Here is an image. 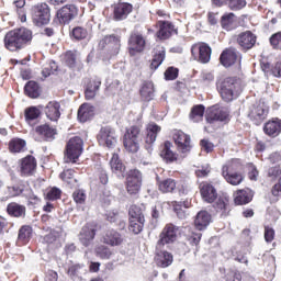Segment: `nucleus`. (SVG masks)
Here are the masks:
<instances>
[{
  "label": "nucleus",
  "mask_w": 281,
  "mask_h": 281,
  "mask_svg": "<svg viewBox=\"0 0 281 281\" xmlns=\"http://www.w3.org/2000/svg\"><path fill=\"white\" fill-rule=\"evenodd\" d=\"M37 166L38 164L34 156L27 155L26 157L22 158L20 160V177H34Z\"/></svg>",
  "instance_id": "nucleus-24"
},
{
  "label": "nucleus",
  "mask_w": 281,
  "mask_h": 281,
  "mask_svg": "<svg viewBox=\"0 0 281 281\" xmlns=\"http://www.w3.org/2000/svg\"><path fill=\"white\" fill-rule=\"evenodd\" d=\"M102 87V79L100 77H92L85 83V98L86 100H93Z\"/></svg>",
  "instance_id": "nucleus-27"
},
{
  "label": "nucleus",
  "mask_w": 281,
  "mask_h": 281,
  "mask_svg": "<svg viewBox=\"0 0 281 281\" xmlns=\"http://www.w3.org/2000/svg\"><path fill=\"white\" fill-rule=\"evenodd\" d=\"M34 233V229L30 225H23L20 227L18 233V245L23 246L27 245L30 240H32V234Z\"/></svg>",
  "instance_id": "nucleus-42"
},
{
  "label": "nucleus",
  "mask_w": 281,
  "mask_h": 281,
  "mask_svg": "<svg viewBox=\"0 0 281 281\" xmlns=\"http://www.w3.org/2000/svg\"><path fill=\"white\" fill-rule=\"evenodd\" d=\"M199 191L204 203H214V201L218 199V191L216 190V187H214L212 182L202 181L199 184Z\"/></svg>",
  "instance_id": "nucleus-22"
},
{
  "label": "nucleus",
  "mask_w": 281,
  "mask_h": 281,
  "mask_svg": "<svg viewBox=\"0 0 281 281\" xmlns=\"http://www.w3.org/2000/svg\"><path fill=\"white\" fill-rule=\"evenodd\" d=\"M269 43L272 49L281 50V31L273 33L269 37Z\"/></svg>",
  "instance_id": "nucleus-60"
},
{
  "label": "nucleus",
  "mask_w": 281,
  "mask_h": 281,
  "mask_svg": "<svg viewBox=\"0 0 281 281\" xmlns=\"http://www.w3.org/2000/svg\"><path fill=\"white\" fill-rule=\"evenodd\" d=\"M160 157L167 164H173V161H177L178 155L177 153L172 151V143L170 140H166L164 143L162 149L160 150Z\"/></svg>",
  "instance_id": "nucleus-40"
},
{
  "label": "nucleus",
  "mask_w": 281,
  "mask_h": 281,
  "mask_svg": "<svg viewBox=\"0 0 281 281\" xmlns=\"http://www.w3.org/2000/svg\"><path fill=\"white\" fill-rule=\"evenodd\" d=\"M171 205L173 207L175 214L178 218H186L188 216V210L191 205L190 201H172Z\"/></svg>",
  "instance_id": "nucleus-43"
},
{
  "label": "nucleus",
  "mask_w": 281,
  "mask_h": 281,
  "mask_svg": "<svg viewBox=\"0 0 281 281\" xmlns=\"http://www.w3.org/2000/svg\"><path fill=\"white\" fill-rule=\"evenodd\" d=\"M204 115H205V105L195 104L191 108V111L189 113V120L190 122H193V124H199L200 122H203Z\"/></svg>",
  "instance_id": "nucleus-44"
},
{
  "label": "nucleus",
  "mask_w": 281,
  "mask_h": 281,
  "mask_svg": "<svg viewBox=\"0 0 281 281\" xmlns=\"http://www.w3.org/2000/svg\"><path fill=\"white\" fill-rule=\"evenodd\" d=\"M247 176L250 181H258V177H260V171L258 167L254 165V162L246 164Z\"/></svg>",
  "instance_id": "nucleus-55"
},
{
  "label": "nucleus",
  "mask_w": 281,
  "mask_h": 281,
  "mask_svg": "<svg viewBox=\"0 0 281 281\" xmlns=\"http://www.w3.org/2000/svg\"><path fill=\"white\" fill-rule=\"evenodd\" d=\"M26 146L27 142H25V139L14 137L9 142L8 148L10 153L16 155V153H25Z\"/></svg>",
  "instance_id": "nucleus-45"
},
{
  "label": "nucleus",
  "mask_w": 281,
  "mask_h": 281,
  "mask_svg": "<svg viewBox=\"0 0 281 281\" xmlns=\"http://www.w3.org/2000/svg\"><path fill=\"white\" fill-rule=\"evenodd\" d=\"M95 256H98V258H101V260H109L111 258V256H113V252L111 251V248L101 245L98 246L95 249Z\"/></svg>",
  "instance_id": "nucleus-53"
},
{
  "label": "nucleus",
  "mask_w": 281,
  "mask_h": 281,
  "mask_svg": "<svg viewBox=\"0 0 281 281\" xmlns=\"http://www.w3.org/2000/svg\"><path fill=\"white\" fill-rule=\"evenodd\" d=\"M226 5L233 11L238 12L247 7V0H228Z\"/></svg>",
  "instance_id": "nucleus-57"
},
{
  "label": "nucleus",
  "mask_w": 281,
  "mask_h": 281,
  "mask_svg": "<svg viewBox=\"0 0 281 281\" xmlns=\"http://www.w3.org/2000/svg\"><path fill=\"white\" fill-rule=\"evenodd\" d=\"M101 241L108 247H120L124 244V236L122 233L110 228L102 234Z\"/></svg>",
  "instance_id": "nucleus-26"
},
{
  "label": "nucleus",
  "mask_w": 281,
  "mask_h": 281,
  "mask_svg": "<svg viewBox=\"0 0 281 281\" xmlns=\"http://www.w3.org/2000/svg\"><path fill=\"white\" fill-rule=\"evenodd\" d=\"M263 133L267 137H279L281 134V119L272 117L263 124Z\"/></svg>",
  "instance_id": "nucleus-29"
},
{
  "label": "nucleus",
  "mask_w": 281,
  "mask_h": 281,
  "mask_svg": "<svg viewBox=\"0 0 281 281\" xmlns=\"http://www.w3.org/2000/svg\"><path fill=\"white\" fill-rule=\"evenodd\" d=\"M133 12V4L127 2H120L115 4L113 10V19L114 21H124L128 19V14Z\"/></svg>",
  "instance_id": "nucleus-31"
},
{
  "label": "nucleus",
  "mask_w": 281,
  "mask_h": 281,
  "mask_svg": "<svg viewBox=\"0 0 281 281\" xmlns=\"http://www.w3.org/2000/svg\"><path fill=\"white\" fill-rule=\"evenodd\" d=\"M142 128H144L142 121H137L136 124L126 128L123 136V146L127 153H137L139 150V145L142 144Z\"/></svg>",
  "instance_id": "nucleus-4"
},
{
  "label": "nucleus",
  "mask_w": 281,
  "mask_h": 281,
  "mask_svg": "<svg viewBox=\"0 0 281 281\" xmlns=\"http://www.w3.org/2000/svg\"><path fill=\"white\" fill-rule=\"evenodd\" d=\"M201 238H203V234L191 231L189 235H187V240L191 247H199L201 244Z\"/></svg>",
  "instance_id": "nucleus-56"
},
{
  "label": "nucleus",
  "mask_w": 281,
  "mask_h": 281,
  "mask_svg": "<svg viewBox=\"0 0 281 281\" xmlns=\"http://www.w3.org/2000/svg\"><path fill=\"white\" fill-rule=\"evenodd\" d=\"M268 177L270 179H278V182L272 187L271 194L277 199L281 196V169L280 166L270 167L268 169Z\"/></svg>",
  "instance_id": "nucleus-32"
},
{
  "label": "nucleus",
  "mask_w": 281,
  "mask_h": 281,
  "mask_svg": "<svg viewBox=\"0 0 281 281\" xmlns=\"http://www.w3.org/2000/svg\"><path fill=\"white\" fill-rule=\"evenodd\" d=\"M238 19L236 18V14L233 12L224 13L220 20L221 27L225 30L226 32H232L236 30Z\"/></svg>",
  "instance_id": "nucleus-37"
},
{
  "label": "nucleus",
  "mask_w": 281,
  "mask_h": 281,
  "mask_svg": "<svg viewBox=\"0 0 281 281\" xmlns=\"http://www.w3.org/2000/svg\"><path fill=\"white\" fill-rule=\"evenodd\" d=\"M205 120L206 124H216V122L229 124L232 122V113L229 108L215 104L207 109Z\"/></svg>",
  "instance_id": "nucleus-5"
},
{
  "label": "nucleus",
  "mask_w": 281,
  "mask_h": 281,
  "mask_svg": "<svg viewBox=\"0 0 281 281\" xmlns=\"http://www.w3.org/2000/svg\"><path fill=\"white\" fill-rule=\"evenodd\" d=\"M128 229L132 234H142L146 220H128Z\"/></svg>",
  "instance_id": "nucleus-49"
},
{
  "label": "nucleus",
  "mask_w": 281,
  "mask_h": 281,
  "mask_svg": "<svg viewBox=\"0 0 281 281\" xmlns=\"http://www.w3.org/2000/svg\"><path fill=\"white\" fill-rule=\"evenodd\" d=\"M7 214L13 218H25L26 209L25 205L16 202H11L7 205Z\"/></svg>",
  "instance_id": "nucleus-41"
},
{
  "label": "nucleus",
  "mask_w": 281,
  "mask_h": 281,
  "mask_svg": "<svg viewBox=\"0 0 281 281\" xmlns=\"http://www.w3.org/2000/svg\"><path fill=\"white\" fill-rule=\"evenodd\" d=\"M8 193L9 196H20V194H23V187L19 184L8 187Z\"/></svg>",
  "instance_id": "nucleus-64"
},
{
  "label": "nucleus",
  "mask_w": 281,
  "mask_h": 281,
  "mask_svg": "<svg viewBox=\"0 0 281 281\" xmlns=\"http://www.w3.org/2000/svg\"><path fill=\"white\" fill-rule=\"evenodd\" d=\"M158 189L162 194H172L175 190H178L180 195L188 194V184L186 181H177L172 178L158 181Z\"/></svg>",
  "instance_id": "nucleus-8"
},
{
  "label": "nucleus",
  "mask_w": 281,
  "mask_h": 281,
  "mask_svg": "<svg viewBox=\"0 0 281 281\" xmlns=\"http://www.w3.org/2000/svg\"><path fill=\"white\" fill-rule=\"evenodd\" d=\"M36 142H54L56 136L58 135V130L56 125H52L49 123H44L37 125L34 130Z\"/></svg>",
  "instance_id": "nucleus-14"
},
{
  "label": "nucleus",
  "mask_w": 281,
  "mask_h": 281,
  "mask_svg": "<svg viewBox=\"0 0 281 281\" xmlns=\"http://www.w3.org/2000/svg\"><path fill=\"white\" fill-rule=\"evenodd\" d=\"M125 188L131 196L139 194V190H142V171L139 169H131L127 172Z\"/></svg>",
  "instance_id": "nucleus-13"
},
{
  "label": "nucleus",
  "mask_w": 281,
  "mask_h": 281,
  "mask_svg": "<svg viewBox=\"0 0 281 281\" xmlns=\"http://www.w3.org/2000/svg\"><path fill=\"white\" fill-rule=\"evenodd\" d=\"M44 113L50 122H58L60 120V102L49 101L44 108Z\"/></svg>",
  "instance_id": "nucleus-33"
},
{
  "label": "nucleus",
  "mask_w": 281,
  "mask_h": 281,
  "mask_svg": "<svg viewBox=\"0 0 281 281\" xmlns=\"http://www.w3.org/2000/svg\"><path fill=\"white\" fill-rule=\"evenodd\" d=\"M110 168L113 172V175L124 176V172H126V165L120 159V155L112 154V157L110 159Z\"/></svg>",
  "instance_id": "nucleus-38"
},
{
  "label": "nucleus",
  "mask_w": 281,
  "mask_h": 281,
  "mask_svg": "<svg viewBox=\"0 0 281 281\" xmlns=\"http://www.w3.org/2000/svg\"><path fill=\"white\" fill-rule=\"evenodd\" d=\"M263 236L266 243H273V240L276 239V229L270 226H265Z\"/></svg>",
  "instance_id": "nucleus-61"
},
{
  "label": "nucleus",
  "mask_w": 281,
  "mask_h": 281,
  "mask_svg": "<svg viewBox=\"0 0 281 281\" xmlns=\"http://www.w3.org/2000/svg\"><path fill=\"white\" fill-rule=\"evenodd\" d=\"M191 55L193 60L207 65L212 59V47L205 42H198L191 46Z\"/></svg>",
  "instance_id": "nucleus-11"
},
{
  "label": "nucleus",
  "mask_w": 281,
  "mask_h": 281,
  "mask_svg": "<svg viewBox=\"0 0 281 281\" xmlns=\"http://www.w3.org/2000/svg\"><path fill=\"white\" fill-rule=\"evenodd\" d=\"M95 115V108L89 103H83L79 106L77 117L79 122L85 124Z\"/></svg>",
  "instance_id": "nucleus-36"
},
{
  "label": "nucleus",
  "mask_w": 281,
  "mask_h": 281,
  "mask_svg": "<svg viewBox=\"0 0 281 281\" xmlns=\"http://www.w3.org/2000/svg\"><path fill=\"white\" fill-rule=\"evenodd\" d=\"M155 262L160 269H168L175 262V256L166 250V246L156 244Z\"/></svg>",
  "instance_id": "nucleus-16"
},
{
  "label": "nucleus",
  "mask_w": 281,
  "mask_h": 281,
  "mask_svg": "<svg viewBox=\"0 0 281 281\" xmlns=\"http://www.w3.org/2000/svg\"><path fill=\"white\" fill-rule=\"evenodd\" d=\"M216 86L222 100L227 104L238 100L245 89V82L238 76L222 77L217 80Z\"/></svg>",
  "instance_id": "nucleus-1"
},
{
  "label": "nucleus",
  "mask_w": 281,
  "mask_h": 281,
  "mask_svg": "<svg viewBox=\"0 0 281 281\" xmlns=\"http://www.w3.org/2000/svg\"><path fill=\"white\" fill-rule=\"evenodd\" d=\"M71 36L75 41H85L89 36V32L82 26H76L71 31Z\"/></svg>",
  "instance_id": "nucleus-54"
},
{
  "label": "nucleus",
  "mask_w": 281,
  "mask_h": 281,
  "mask_svg": "<svg viewBox=\"0 0 281 281\" xmlns=\"http://www.w3.org/2000/svg\"><path fill=\"white\" fill-rule=\"evenodd\" d=\"M78 16V8L74 4H66L56 12V19L60 25H67Z\"/></svg>",
  "instance_id": "nucleus-19"
},
{
  "label": "nucleus",
  "mask_w": 281,
  "mask_h": 281,
  "mask_svg": "<svg viewBox=\"0 0 281 281\" xmlns=\"http://www.w3.org/2000/svg\"><path fill=\"white\" fill-rule=\"evenodd\" d=\"M212 222V215L207 211H200L194 220L195 228L199 232H203Z\"/></svg>",
  "instance_id": "nucleus-39"
},
{
  "label": "nucleus",
  "mask_w": 281,
  "mask_h": 281,
  "mask_svg": "<svg viewBox=\"0 0 281 281\" xmlns=\"http://www.w3.org/2000/svg\"><path fill=\"white\" fill-rule=\"evenodd\" d=\"M142 102H153L155 100V83L150 80H144L139 88Z\"/></svg>",
  "instance_id": "nucleus-30"
},
{
  "label": "nucleus",
  "mask_w": 281,
  "mask_h": 281,
  "mask_svg": "<svg viewBox=\"0 0 281 281\" xmlns=\"http://www.w3.org/2000/svg\"><path fill=\"white\" fill-rule=\"evenodd\" d=\"M121 47L122 36L116 34L105 35L99 42V49H105L106 58H109V60H111V58H115V56L120 54Z\"/></svg>",
  "instance_id": "nucleus-6"
},
{
  "label": "nucleus",
  "mask_w": 281,
  "mask_h": 281,
  "mask_svg": "<svg viewBox=\"0 0 281 281\" xmlns=\"http://www.w3.org/2000/svg\"><path fill=\"white\" fill-rule=\"evenodd\" d=\"M176 148L179 153L186 154L192 150V138L181 130H176L172 135Z\"/></svg>",
  "instance_id": "nucleus-18"
},
{
  "label": "nucleus",
  "mask_w": 281,
  "mask_h": 281,
  "mask_svg": "<svg viewBox=\"0 0 281 281\" xmlns=\"http://www.w3.org/2000/svg\"><path fill=\"white\" fill-rule=\"evenodd\" d=\"M85 146V140L80 138V136L71 137L66 145L65 149V160L66 164H76L78 159H80V155H82Z\"/></svg>",
  "instance_id": "nucleus-7"
},
{
  "label": "nucleus",
  "mask_w": 281,
  "mask_h": 281,
  "mask_svg": "<svg viewBox=\"0 0 281 281\" xmlns=\"http://www.w3.org/2000/svg\"><path fill=\"white\" fill-rule=\"evenodd\" d=\"M245 164L240 158H233L222 167V177L229 186H240L245 181V175L238 170H243Z\"/></svg>",
  "instance_id": "nucleus-3"
},
{
  "label": "nucleus",
  "mask_w": 281,
  "mask_h": 281,
  "mask_svg": "<svg viewBox=\"0 0 281 281\" xmlns=\"http://www.w3.org/2000/svg\"><path fill=\"white\" fill-rule=\"evenodd\" d=\"M61 196L63 191L57 187H53L47 191L45 199L47 201H58V199H60Z\"/></svg>",
  "instance_id": "nucleus-59"
},
{
  "label": "nucleus",
  "mask_w": 281,
  "mask_h": 281,
  "mask_svg": "<svg viewBox=\"0 0 281 281\" xmlns=\"http://www.w3.org/2000/svg\"><path fill=\"white\" fill-rule=\"evenodd\" d=\"M257 41L258 36H256L251 31L241 32L236 37V43L241 52H249V49H254Z\"/></svg>",
  "instance_id": "nucleus-20"
},
{
  "label": "nucleus",
  "mask_w": 281,
  "mask_h": 281,
  "mask_svg": "<svg viewBox=\"0 0 281 281\" xmlns=\"http://www.w3.org/2000/svg\"><path fill=\"white\" fill-rule=\"evenodd\" d=\"M268 113L269 109L265 108V103H256L250 106L248 117L256 126H260L267 120Z\"/></svg>",
  "instance_id": "nucleus-21"
},
{
  "label": "nucleus",
  "mask_w": 281,
  "mask_h": 281,
  "mask_svg": "<svg viewBox=\"0 0 281 281\" xmlns=\"http://www.w3.org/2000/svg\"><path fill=\"white\" fill-rule=\"evenodd\" d=\"M33 22L35 25H47L49 23V19L52 16L49 11V5L45 2L37 3L33 5Z\"/></svg>",
  "instance_id": "nucleus-15"
},
{
  "label": "nucleus",
  "mask_w": 281,
  "mask_h": 281,
  "mask_svg": "<svg viewBox=\"0 0 281 281\" xmlns=\"http://www.w3.org/2000/svg\"><path fill=\"white\" fill-rule=\"evenodd\" d=\"M32 32L26 27L14 29L5 33L3 38L4 48L8 52L16 53L32 45Z\"/></svg>",
  "instance_id": "nucleus-2"
},
{
  "label": "nucleus",
  "mask_w": 281,
  "mask_h": 281,
  "mask_svg": "<svg viewBox=\"0 0 281 281\" xmlns=\"http://www.w3.org/2000/svg\"><path fill=\"white\" fill-rule=\"evenodd\" d=\"M164 76L167 81L177 80L179 78V68L170 66L165 70Z\"/></svg>",
  "instance_id": "nucleus-58"
},
{
  "label": "nucleus",
  "mask_w": 281,
  "mask_h": 281,
  "mask_svg": "<svg viewBox=\"0 0 281 281\" xmlns=\"http://www.w3.org/2000/svg\"><path fill=\"white\" fill-rule=\"evenodd\" d=\"M240 60H243V55L234 47L225 48L220 56V63L223 67H232Z\"/></svg>",
  "instance_id": "nucleus-25"
},
{
  "label": "nucleus",
  "mask_w": 281,
  "mask_h": 281,
  "mask_svg": "<svg viewBox=\"0 0 281 281\" xmlns=\"http://www.w3.org/2000/svg\"><path fill=\"white\" fill-rule=\"evenodd\" d=\"M95 238V228L92 227L90 224H86L81 232L79 233V240L83 247H89L93 239Z\"/></svg>",
  "instance_id": "nucleus-35"
},
{
  "label": "nucleus",
  "mask_w": 281,
  "mask_h": 281,
  "mask_svg": "<svg viewBox=\"0 0 281 281\" xmlns=\"http://www.w3.org/2000/svg\"><path fill=\"white\" fill-rule=\"evenodd\" d=\"M128 220L146 221L144 217V206L132 204L128 209Z\"/></svg>",
  "instance_id": "nucleus-48"
},
{
  "label": "nucleus",
  "mask_w": 281,
  "mask_h": 281,
  "mask_svg": "<svg viewBox=\"0 0 281 281\" xmlns=\"http://www.w3.org/2000/svg\"><path fill=\"white\" fill-rule=\"evenodd\" d=\"M254 201V191L251 189H239L234 193L235 205H247Z\"/></svg>",
  "instance_id": "nucleus-34"
},
{
  "label": "nucleus",
  "mask_w": 281,
  "mask_h": 281,
  "mask_svg": "<svg viewBox=\"0 0 281 281\" xmlns=\"http://www.w3.org/2000/svg\"><path fill=\"white\" fill-rule=\"evenodd\" d=\"M72 201L76 203L77 207L85 205L87 203V193L82 189H77L72 192Z\"/></svg>",
  "instance_id": "nucleus-52"
},
{
  "label": "nucleus",
  "mask_w": 281,
  "mask_h": 281,
  "mask_svg": "<svg viewBox=\"0 0 281 281\" xmlns=\"http://www.w3.org/2000/svg\"><path fill=\"white\" fill-rule=\"evenodd\" d=\"M146 49V37L139 32H132L127 40V52L128 55L133 58L137 54H143Z\"/></svg>",
  "instance_id": "nucleus-12"
},
{
  "label": "nucleus",
  "mask_w": 281,
  "mask_h": 281,
  "mask_svg": "<svg viewBox=\"0 0 281 281\" xmlns=\"http://www.w3.org/2000/svg\"><path fill=\"white\" fill-rule=\"evenodd\" d=\"M156 27H158V31L156 32L155 36L158 38V41H170L172 36L179 35V27L175 25L171 21L167 20H159L156 22Z\"/></svg>",
  "instance_id": "nucleus-9"
},
{
  "label": "nucleus",
  "mask_w": 281,
  "mask_h": 281,
  "mask_svg": "<svg viewBox=\"0 0 281 281\" xmlns=\"http://www.w3.org/2000/svg\"><path fill=\"white\" fill-rule=\"evenodd\" d=\"M97 142L100 146L105 148H114L115 144H117V138H115V131H113V127H101L97 135Z\"/></svg>",
  "instance_id": "nucleus-17"
},
{
  "label": "nucleus",
  "mask_w": 281,
  "mask_h": 281,
  "mask_svg": "<svg viewBox=\"0 0 281 281\" xmlns=\"http://www.w3.org/2000/svg\"><path fill=\"white\" fill-rule=\"evenodd\" d=\"M200 146L204 150V153H213L214 151V143L210 142L209 139H201Z\"/></svg>",
  "instance_id": "nucleus-62"
},
{
  "label": "nucleus",
  "mask_w": 281,
  "mask_h": 281,
  "mask_svg": "<svg viewBox=\"0 0 281 281\" xmlns=\"http://www.w3.org/2000/svg\"><path fill=\"white\" fill-rule=\"evenodd\" d=\"M24 93L27 98H41V86L38 82L31 80L24 86Z\"/></svg>",
  "instance_id": "nucleus-46"
},
{
  "label": "nucleus",
  "mask_w": 281,
  "mask_h": 281,
  "mask_svg": "<svg viewBox=\"0 0 281 281\" xmlns=\"http://www.w3.org/2000/svg\"><path fill=\"white\" fill-rule=\"evenodd\" d=\"M164 60H166V48H162L154 54L149 69H151V71H157V69H159V67H161L164 64Z\"/></svg>",
  "instance_id": "nucleus-47"
},
{
  "label": "nucleus",
  "mask_w": 281,
  "mask_h": 281,
  "mask_svg": "<svg viewBox=\"0 0 281 281\" xmlns=\"http://www.w3.org/2000/svg\"><path fill=\"white\" fill-rule=\"evenodd\" d=\"M78 58V50H67L63 55V60L67 67H76V60Z\"/></svg>",
  "instance_id": "nucleus-51"
},
{
  "label": "nucleus",
  "mask_w": 281,
  "mask_h": 281,
  "mask_svg": "<svg viewBox=\"0 0 281 281\" xmlns=\"http://www.w3.org/2000/svg\"><path fill=\"white\" fill-rule=\"evenodd\" d=\"M74 175H76V171L74 169H66L60 173V179H63V181H66L67 183H71Z\"/></svg>",
  "instance_id": "nucleus-63"
},
{
  "label": "nucleus",
  "mask_w": 281,
  "mask_h": 281,
  "mask_svg": "<svg viewBox=\"0 0 281 281\" xmlns=\"http://www.w3.org/2000/svg\"><path fill=\"white\" fill-rule=\"evenodd\" d=\"M180 233H181V227L172 223H168L165 225V227L160 232L159 238L156 245H162L165 247L166 246L168 247V245H173V243H177V238H179Z\"/></svg>",
  "instance_id": "nucleus-10"
},
{
  "label": "nucleus",
  "mask_w": 281,
  "mask_h": 281,
  "mask_svg": "<svg viewBox=\"0 0 281 281\" xmlns=\"http://www.w3.org/2000/svg\"><path fill=\"white\" fill-rule=\"evenodd\" d=\"M145 148H150L157 142V135L161 133V126L155 122H150L145 128Z\"/></svg>",
  "instance_id": "nucleus-28"
},
{
  "label": "nucleus",
  "mask_w": 281,
  "mask_h": 281,
  "mask_svg": "<svg viewBox=\"0 0 281 281\" xmlns=\"http://www.w3.org/2000/svg\"><path fill=\"white\" fill-rule=\"evenodd\" d=\"M24 117L26 122H34L41 117V110L36 106L26 108L24 111Z\"/></svg>",
  "instance_id": "nucleus-50"
},
{
  "label": "nucleus",
  "mask_w": 281,
  "mask_h": 281,
  "mask_svg": "<svg viewBox=\"0 0 281 281\" xmlns=\"http://www.w3.org/2000/svg\"><path fill=\"white\" fill-rule=\"evenodd\" d=\"M213 210H215L216 214H220L221 218H227L232 213L229 195H217V199L213 202Z\"/></svg>",
  "instance_id": "nucleus-23"
}]
</instances>
